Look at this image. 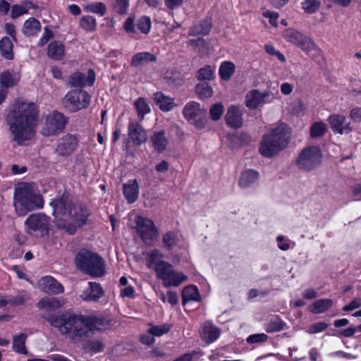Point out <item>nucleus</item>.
Returning a JSON list of instances; mask_svg holds the SVG:
<instances>
[{
	"instance_id": "nucleus-1",
	"label": "nucleus",
	"mask_w": 361,
	"mask_h": 361,
	"mask_svg": "<svg viewBox=\"0 0 361 361\" xmlns=\"http://www.w3.org/2000/svg\"><path fill=\"white\" fill-rule=\"evenodd\" d=\"M38 112L34 103L17 99L11 107L6 122L13 140L18 145H23L32 139L35 133Z\"/></svg>"
},
{
	"instance_id": "nucleus-2",
	"label": "nucleus",
	"mask_w": 361,
	"mask_h": 361,
	"mask_svg": "<svg viewBox=\"0 0 361 361\" xmlns=\"http://www.w3.org/2000/svg\"><path fill=\"white\" fill-rule=\"evenodd\" d=\"M50 205L53 207V215L56 226L73 234L77 228L86 224L90 215L89 211L68 195L52 200Z\"/></svg>"
},
{
	"instance_id": "nucleus-3",
	"label": "nucleus",
	"mask_w": 361,
	"mask_h": 361,
	"mask_svg": "<svg viewBox=\"0 0 361 361\" xmlns=\"http://www.w3.org/2000/svg\"><path fill=\"white\" fill-rule=\"evenodd\" d=\"M46 319L52 327L72 342H79L82 338L87 336L86 315L65 312L58 315L50 314Z\"/></svg>"
},
{
	"instance_id": "nucleus-4",
	"label": "nucleus",
	"mask_w": 361,
	"mask_h": 361,
	"mask_svg": "<svg viewBox=\"0 0 361 361\" xmlns=\"http://www.w3.org/2000/svg\"><path fill=\"white\" fill-rule=\"evenodd\" d=\"M13 205L19 216L43 206L42 197L37 192L34 185L21 183L15 186Z\"/></svg>"
},
{
	"instance_id": "nucleus-5",
	"label": "nucleus",
	"mask_w": 361,
	"mask_h": 361,
	"mask_svg": "<svg viewBox=\"0 0 361 361\" xmlns=\"http://www.w3.org/2000/svg\"><path fill=\"white\" fill-rule=\"evenodd\" d=\"M290 128L281 123L272 129L269 134L263 136L259 147L260 154L268 158L277 155L288 144Z\"/></svg>"
},
{
	"instance_id": "nucleus-6",
	"label": "nucleus",
	"mask_w": 361,
	"mask_h": 361,
	"mask_svg": "<svg viewBox=\"0 0 361 361\" xmlns=\"http://www.w3.org/2000/svg\"><path fill=\"white\" fill-rule=\"evenodd\" d=\"M75 261L79 269L93 277H101L105 274L104 260L96 253L82 249L76 255Z\"/></svg>"
},
{
	"instance_id": "nucleus-7",
	"label": "nucleus",
	"mask_w": 361,
	"mask_h": 361,
	"mask_svg": "<svg viewBox=\"0 0 361 361\" xmlns=\"http://www.w3.org/2000/svg\"><path fill=\"white\" fill-rule=\"evenodd\" d=\"M135 224L136 231L142 242L147 245H153L159 235L158 228L153 221L138 216L136 217Z\"/></svg>"
},
{
	"instance_id": "nucleus-8",
	"label": "nucleus",
	"mask_w": 361,
	"mask_h": 361,
	"mask_svg": "<svg viewBox=\"0 0 361 361\" xmlns=\"http://www.w3.org/2000/svg\"><path fill=\"white\" fill-rule=\"evenodd\" d=\"M90 95L84 90L69 91L63 99L65 109L70 112H75L87 108L90 104Z\"/></svg>"
},
{
	"instance_id": "nucleus-9",
	"label": "nucleus",
	"mask_w": 361,
	"mask_h": 361,
	"mask_svg": "<svg viewBox=\"0 0 361 361\" xmlns=\"http://www.w3.org/2000/svg\"><path fill=\"white\" fill-rule=\"evenodd\" d=\"M183 114L185 119L198 129L204 128L207 124V110L200 107L199 103L191 101L184 107Z\"/></svg>"
},
{
	"instance_id": "nucleus-10",
	"label": "nucleus",
	"mask_w": 361,
	"mask_h": 361,
	"mask_svg": "<svg viewBox=\"0 0 361 361\" xmlns=\"http://www.w3.org/2000/svg\"><path fill=\"white\" fill-rule=\"evenodd\" d=\"M67 123L68 120L63 114L54 111L46 116L41 133L46 137L56 135L64 130Z\"/></svg>"
},
{
	"instance_id": "nucleus-11",
	"label": "nucleus",
	"mask_w": 361,
	"mask_h": 361,
	"mask_svg": "<svg viewBox=\"0 0 361 361\" xmlns=\"http://www.w3.org/2000/svg\"><path fill=\"white\" fill-rule=\"evenodd\" d=\"M30 234L43 236L48 233L49 218L42 213L30 215L25 222Z\"/></svg>"
},
{
	"instance_id": "nucleus-12",
	"label": "nucleus",
	"mask_w": 361,
	"mask_h": 361,
	"mask_svg": "<svg viewBox=\"0 0 361 361\" xmlns=\"http://www.w3.org/2000/svg\"><path fill=\"white\" fill-rule=\"evenodd\" d=\"M78 145V137L76 135L67 133L58 140L55 153L61 157H68L77 150Z\"/></svg>"
},
{
	"instance_id": "nucleus-13",
	"label": "nucleus",
	"mask_w": 361,
	"mask_h": 361,
	"mask_svg": "<svg viewBox=\"0 0 361 361\" xmlns=\"http://www.w3.org/2000/svg\"><path fill=\"white\" fill-rule=\"evenodd\" d=\"M272 99V94L269 92H261L257 90H252L246 94L245 103L248 109L254 110L271 102Z\"/></svg>"
},
{
	"instance_id": "nucleus-14",
	"label": "nucleus",
	"mask_w": 361,
	"mask_h": 361,
	"mask_svg": "<svg viewBox=\"0 0 361 361\" xmlns=\"http://www.w3.org/2000/svg\"><path fill=\"white\" fill-rule=\"evenodd\" d=\"M297 166L302 170H312L316 165V147L308 146L299 154L296 160Z\"/></svg>"
},
{
	"instance_id": "nucleus-15",
	"label": "nucleus",
	"mask_w": 361,
	"mask_h": 361,
	"mask_svg": "<svg viewBox=\"0 0 361 361\" xmlns=\"http://www.w3.org/2000/svg\"><path fill=\"white\" fill-rule=\"evenodd\" d=\"M151 25L150 18L148 16H142L136 20L135 23L132 18H128L126 20L123 27L128 33H134L137 29L143 34H147L151 30Z\"/></svg>"
},
{
	"instance_id": "nucleus-16",
	"label": "nucleus",
	"mask_w": 361,
	"mask_h": 361,
	"mask_svg": "<svg viewBox=\"0 0 361 361\" xmlns=\"http://www.w3.org/2000/svg\"><path fill=\"white\" fill-rule=\"evenodd\" d=\"M243 109L239 106H230L225 115L226 123L233 128H240L243 126Z\"/></svg>"
},
{
	"instance_id": "nucleus-17",
	"label": "nucleus",
	"mask_w": 361,
	"mask_h": 361,
	"mask_svg": "<svg viewBox=\"0 0 361 361\" xmlns=\"http://www.w3.org/2000/svg\"><path fill=\"white\" fill-rule=\"evenodd\" d=\"M39 286L47 293L58 295L64 292L63 286L51 276L42 277L39 281Z\"/></svg>"
},
{
	"instance_id": "nucleus-18",
	"label": "nucleus",
	"mask_w": 361,
	"mask_h": 361,
	"mask_svg": "<svg viewBox=\"0 0 361 361\" xmlns=\"http://www.w3.org/2000/svg\"><path fill=\"white\" fill-rule=\"evenodd\" d=\"M329 121L332 130L339 134L349 133L352 130L350 123L347 122L346 118L340 114L330 116Z\"/></svg>"
},
{
	"instance_id": "nucleus-19",
	"label": "nucleus",
	"mask_w": 361,
	"mask_h": 361,
	"mask_svg": "<svg viewBox=\"0 0 361 361\" xmlns=\"http://www.w3.org/2000/svg\"><path fill=\"white\" fill-rule=\"evenodd\" d=\"M95 80V73L93 70L88 71L87 76L82 73H75L69 78V82L72 87H79L86 85L91 86Z\"/></svg>"
},
{
	"instance_id": "nucleus-20",
	"label": "nucleus",
	"mask_w": 361,
	"mask_h": 361,
	"mask_svg": "<svg viewBox=\"0 0 361 361\" xmlns=\"http://www.w3.org/2000/svg\"><path fill=\"white\" fill-rule=\"evenodd\" d=\"M128 135L133 142L136 145H140L147 140V135L142 127L137 122H130L128 125Z\"/></svg>"
},
{
	"instance_id": "nucleus-21",
	"label": "nucleus",
	"mask_w": 361,
	"mask_h": 361,
	"mask_svg": "<svg viewBox=\"0 0 361 361\" xmlns=\"http://www.w3.org/2000/svg\"><path fill=\"white\" fill-rule=\"evenodd\" d=\"M104 295V290L99 283L89 282L88 287L83 290L80 297L85 301H97Z\"/></svg>"
},
{
	"instance_id": "nucleus-22",
	"label": "nucleus",
	"mask_w": 361,
	"mask_h": 361,
	"mask_svg": "<svg viewBox=\"0 0 361 361\" xmlns=\"http://www.w3.org/2000/svg\"><path fill=\"white\" fill-rule=\"evenodd\" d=\"M66 302V300L63 298L44 297L37 302V306L39 310L54 311L63 307Z\"/></svg>"
},
{
	"instance_id": "nucleus-23",
	"label": "nucleus",
	"mask_w": 361,
	"mask_h": 361,
	"mask_svg": "<svg viewBox=\"0 0 361 361\" xmlns=\"http://www.w3.org/2000/svg\"><path fill=\"white\" fill-rule=\"evenodd\" d=\"M259 177L257 171L253 169L244 170L239 178L238 184L241 188H248L255 184Z\"/></svg>"
},
{
	"instance_id": "nucleus-24",
	"label": "nucleus",
	"mask_w": 361,
	"mask_h": 361,
	"mask_svg": "<svg viewBox=\"0 0 361 361\" xmlns=\"http://www.w3.org/2000/svg\"><path fill=\"white\" fill-rule=\"evenodd\" d=\"M123 195L128 202H135L139 194V185L136 179L129 180L123 187Z\"/></svg>"
},
{
	"instance_id": "nucleus-25",
	"label": "nucleus",
	"mask_w": 361,
	"mask_h": 361,
	"mask_svg": "<svg viewBox=\"0 0 361 361\" xmlns=\"http://www.w3.org/2000/svg\"><path fill=\"white\" fill-rule=\"evenodd\" d=\"M187 280V276L182 272L176 271L173 268L161 280L164 287L178 286Z\"/></svg>"
},
{
	"instance_id": "nucleus-26",
	"label": "nucleus",
	"mask_w": 361,
	"mask_h": 361,
	"mask_svg": "<svg viewBox=\"0 0 361 361\" xmlns=\"http://www.w3.org/2000/svg\"><path fill=\"white\" fill-rule=\"evenodd\" d=\"M87 334L92 330H103L109 326V321L103 317L86 316Z\"/></svg>"
},
{
	"instance_id": "nucleus-27",
	"label": "nucleus",
	"mask_w": 361,
	"mask_h": 361,
	"mask_svg": "<svg viewBox=\"0 0 361 361\" xmlns=\"http://www.w3.org/2000/svg\"><path fill=\"white\" fill-rule=\"evenodd\" d=\"M220 335V330L214 326L211 322H206L201 331V337L207 343H212L216 340Z\"/></svg>"
},
{
	"instance_id": "nucleus-28",
	"label": "nucleus",
	"mask_w": 361,
	"mask_h": 361,
	"mask_svg": "<svg viewBox=\"0 0 361 361\" xmlns=\"http://www.w3.org/2000/svg\"><path fill=\"white\" fill-rule=\"evenodd\" d=\"M212 28V22L209 18L193 24L189 30V35L192 36L206 35Z\"/></svg>"
},
{
	"instance_id": "nucleus-29",
	"label": "nucleus",
	"mask_w": 361,
	"mask_h": 361,
	"mask_svg": "<svg viewBox=\"0 0 361 361\" xmlns=\"http://www.w3.org/2000/svg\"><path fill=\"white\" fill-rule=\"evenodd\" d=\"M64 54L65 48L61 42L53 41L47 47V55L53 60L59 61L63 59Z\"/></svg>"
},
{
	"instance_id": "nucleus-30",
	"label": "nucleus",
	"mask_w": 361,
	"mask_h": 361,
	"mask_svg": "<svg viewBox=\"0 0 361 361\" xmlns=\"http://www.w3.org/2000/svg\"><path fill=\"white\" fill-rule=\"evenodd\" d=\"M154 100L163 111H169L176 106L173 99L166 96L162 92L155 93L154 94Z\"/></svg>"
},
{
	"instance_id": "nucleus-31",
	"label": "nucleus",
	"mask_w": 361,
	"mask_h": 361,
	"mask_svg": "<svg viewBox=\"0 0 361 361\" xmlns=\"http://www.w3.org/2000/svg\"><path fill=\"white\" fill-rule=\"evenodd\" d=\"M20 80L18 73L11 71H5L0 75V83L4 88H8L16 85Z\"/></svg>"
},
{
	"instance_id": "nucleus-32",
	"label": "nucleus",
	"mask_w": 361,
	"mask_h": 361,
	"mask_svg": "<svg viewBox=\"0 0 361 361\" xmlns=\"http://www.w3.org/2000/svg\"><path fill=\"white\" fill-rule=\"evenodd\" d=\"M151 140L154 149L159 153L164 152L169 144V140L164 131L154 132Z\"/></svg>"
},
{
	"instance_id": "nucleus-33",
	"label": "nucleus",
	"mask_w": 361,
	"mask_h": 361,
	"mask_svg": "<svg viewBox=\"0 0 361 361\" xmlns=\"http://www.w3.org/2000/svg\"><path fill=\"white\" fill-rule=\"evenodd\" d=\"M27 336L25 333H20L13 336L12 348L14 352L18 354L27 355V349L25 347V341Z\"/></svg>"
},
{
	"instance_id": "nucleus-34",
	"label": "nucleus",
	"mask_w": 361,
	"mask_h": 361,
	"mask_svg": "<svg viewBox=\"0 0 361 361\" xmlns=\"http://www.w3.org/2000/svg\"><path fill=\"white\" fill-rule=\"evenodd\" d=\"M156 61L157 57L155 55L147 51H142L135 54L132 57L130 64L133 66L137 67L149 62H155Z\"/></svg>"
},
{
	"instance_id": "nucleus-35",
	"label": "nucleus",
	"mask_w": 361,
	"mask_h": 361,
	"mask_svg": "<svg viewBox=\"0 0 361 361\" xmlns=\"http://www.w3.org/2000/svg\"><path fill=\"white\" fill-rule=\"evenodd\" d=\"M163 257L164 255L160 250L157 249L153 250L147 254L146 257L147 267L154 270L158 266L165 262V261L163 260Z\"/></svg>"
},
{
	"instance_id": "nucleus-36",
	"label": "nucleus",
	"mask_w": 361,
	"mask_h": 361,
	"mask_svg": "<svg viewBox=\"0 0 361 361\" xmlns=\"http://www.w3.org/2000/svg\"><path fill=\"white\" fill-rule=\"evenodd\" d=\"M183 304L190 301H199L200 296L198 289L195 286H188L183 288L182 293Z\"/></svg>"
},
{
	"instance_id": "nucleus-37",
	"label": "nucleus",
	"mask_w": 361,
	"mask_h": 361,
	"mask_svg": "<svg viewBox=\"0 0 361 361\" xmlns=\"http://www.w3.org/2000/svg\"><path fill=\"white\" fill-rule=\"evenodd\" d=\"M13 43L8 37H4L0 40V51L1 55L6 59L11 60L13 58Z\"/></svg>"
},
{
	"instance_id": "nucleus-38",
	"label": "nucleus",
	"mask_w": 361,
	"mask_h": 361,
	"mask_svg": "<svg viewBox=\"0 0 361 361\" xmlns=\"http://www.w3.org/2000/svg\"><path fill=\"white\" fill-rule=\"evenodd\" d=\"M134 106L135 107L140 121H142L144 119L145 115L149 114L151 111L149 104L143 97H139L134 102Z\"/></svg>"
},
{
	"instance_id": "nucleus-39",
	"label": "nucleus",
	"mask_w": 361,
	"mask_h": 361,
	"mask_svg": "<svg viewBox=\"0 0 361 361\" xmlns=\"http://www.w3.org/2000/svg\"><path fill=\"white\" fill-rule=\"evenodd\" d=\"M41 30L40 23L34 18L27 20L23 25V32L27 35H35Z\"/></svg>"
},
{
	"instance_id": "nucleus-40",
	"label": "nucleus",
	"mask_w": 361,
	"mask_h": 361,
	"mask_svg": "<svg viewBox=\"0 0 361 361\" xmlns=\"http://www.w3.org/2000/svg\"><path fill=\"white\" fill-rule=\"evenodd\" d=\"M172 328L171 324H162L159 325H150V327L147 330L149 334L154 336L160 337L167 333H169Z\"/></svg>"
},
{
	"instance_id": "nucleus-41",
	"label": "nucleus",
	"mask_w": 361,
	"mask_h": 361,
	"mask_svg": "<svg viewBox=\"0 0 361 361\" xmlns=\"http://www.w3.org/2000/svg\"><path fill=\"white\" fill-rule=\"evenodd\" d=\"M235 66L232 62L225 61L219 67V75L221 79L228 80L233 75Z\"/></svg>"
},
{
	"instance_id": "nucleus-42",
	"label": "nucleus",
	"mask_w": 361,
	"mask_h": 361,
	"mask_svg": "<svg viewBox=\"0 0 361 361\" xmlns=\"http://www.w3.org/2000/svg\"><path fill=\"white\" fill-rule=\"evenodd\" d=\"M178 239L176 233L168 231L162 236L163 247L168 249H173L178 243Z\"/></svg>"
},
{
	"instance_id": "nucleus-43",
	"label": "nucleus",
	"mask_w": 361,
	"mask_h": 361,
	"mask_svg": "<svg viewBox=\"0 0 361 361\" xmlns=\"http://www.w3.org/2000/svg\"><path fill=\"white\" fill-rule=\"evenodd\" d=\"M111 6L119 15H126L130 7V0H112Z\"/></svg>"
},
{
	"instance_id": "nucleus-44",
	"label": "nucleus",
	"mask_w": 361,
	"mask_h": 361,
	"mask_svg": "<svg viewBox=\"0 0 361 361\" xmlns=\"http://www.w3.org/2000/svg\"><path fill=\"white\" fill-rule=\"evenodd\" d=\"M215 77V68L212 66H205L199 69L197 78L199 80H210Z\"/></svg>"
},
{
	"instance_id": "nucleus-45",
	"label": "nucleus",
	"mask_w": 361,
	"mask_h": 361,
	"mask_svg": "<svg viewBox=\"0 0 361 361\" xmlns=\"http://www.w3.org/2000/svg\"><path fill=\"white\" fill-rule=\"evenodd\" d=\"M86 11L103 16L106 13V5L102 2H92L84 6Z\"/></svg>"
},
{
	"instance_id": "nucleus-46",
	"label": "nucleus",
	"mask_w": 361,
	"mask_h": 361,
	"mask_svg": "<svg viewBox=\"0 0 361 361\" xmlns=\"http://www.w3.org/2000/svg\"><path fill=\"white\" fill-rule=\"evenodd\" d=\"M284 324L278 317H274L266 324L265 330L269 333L278 332L283 329Z\"/></svg>"
},
{
	"instance_id": "nucleus-47",
	"label": "nucleus",
	"mask_w": 361,
	"mask_h": 361,
	"mask_svg": "<svg viewBox=\"0 0 361 361\" xmlns=\"http://www.w3.org/2000/svg\"><path fill=\"white\" fill-rule=\"evenodd\" d=\"M196 94L200 99H207L212 96L213 90L206 83H199L195 87Z\"/></svg>"
},
{
	"instance_id": "nucleus-48",
	"label": "nucleus",
	"mask_w": 361,
	"mask_h": 361,
	"mask_svg": "<svg viewBox=\"0 0 361 361\" xmlns=\"http://www.w3.org/2000/svg\"><path fill=\"white\" fill-rule=\"evenodd\" d=\"M80 25L86 31H94L97 27L96 19L91 16H82L80 20Z\"/></svg>"
},
{
	"instance_id": "nucleus-49",
	"label": "nucleus",
	"mask_w": 361,
	"mask_h": 361,
	"mask_svg": "<svg viewBox=\"0 0 361 361\" xmlns=\"http://www.w3.org/2000/svg\"><path fill=\"white\" fill-rule=\"evenodd\" d=\"M224 111V106L221 103L213 104L209 110V116L212 120L218 121L221 117Z\"/></svg>"
},
{
	"instance_id": "nucleus-50",
	"label": "nucleus",
	"mask_w": 361,
	"mask_h": 361,
	"mask_svg": "<svg viewBox=\"0 0 361 361\" xmlns=\"http://www.w3.org/2000/svg\"><path fill=\"white\" fill-rule=\"evenodd\" d=\"M172 269L173 266L169 262L162 263L154 269L157 278L162 280Z\"/></svg>"
},
{
	"instance_id": "nucleus-51",
	"label": "nucleus",
	"mask_w": 361,
	"mask_h": 361,
	"mask_svg": "<svg viewBox=\"0 0 361 361\" xmlns=\"http://www.w3.org/2000/svg\"><path fill=\"white\" fill-rule=\"evenodd\" d=\"M284 38L290 42L298 44L300 40L302 35L293 30H287L283 33Z\"/></svg>"
},
{
	"instance_id": "nucleus-52",
	"label": "nucleus",
	"mask_w": 361,
	"mask_h": 361,
	"mask_svg": "<svg viewBox=\"0 0 361 361\" xmlns=\"http://www.w3.org/2000/svg\"><path fill=\"white\" fill-rule=\"evenodd\" d=\"M104 348L103 343L99 340L89 341L86 344V348L94 353L102 351Z\"/></svg>"
},
{
	"instance_id": "nucleus-53",
	"label": "nucleus",
	"mask_w": 361,
	"mask_h": 361,
	"mask_svg": "<svg viewBox=\"0 0 361 361\" xmlns=\"http://www.w3.org/2000/svg\"><path fill=\"white\" fill-rule=\"evenodd\" d=\"M306 109V105L300 100H297L292 104L291 113L297 116L302 115Z\"/></svg>"
},
{
	"instance_id": "nucleus-54",
	"label": "nucleus",
	"mask_w": 361,
	"mask_h": 361,
	"mask_svg": "<svg viewBox=\"0 0 361 361\" xmlns=\"http://www.w3.org/2000/svg\"><path fill=\"white\" fill-rule=\"evenodd\" d=\"M299 46L306 52H308L314 47V42L307 37L302 36L300 37V40L299 43H298Z\"/></svg>"
},
{
	"instance_id": "nucleus-55",
	"label": "nucleus",
	"mask_w": 361,
	"mask_h": 361,
	"mask_svg": "<svg viewBox=\"0 0 361 361\" xmlns=\"http://www.w3.org/2000/svg\"><path fill=\"white\" fill-rule=\"evenodd\" d=\"M27 9L23 6L13 5L11 12V17L15 19L23 14L27 13Z\"/></svg>"
},
{
	"instance_id": "nucleus-56",
	"label": "nucleus",
	"mask_w": 361,
	"mask_h": 361,
	"mask_svg": "<svg viewBox=\"0 0 361 361\" xmlns=\"http://www.w3.org/2000/svg\"><path fill=\"white\" fill-rule=\"evenodd\" d=\"M268 336L265 334H256L249 336L246 341L248 343H257L264 342L267 340Z\"/></svg>"
},
{
	"instance_id": "nucleus-57",
	"label": "nucleus",
	"mask_w": 361,
	"mask_h": 361,
	"mask_svg": "<svg viewBox=\"0 0 361 361\" xmlns=\"http://www.w3.org/2000/svg\"><path fill=\"white\" fill-rule=\"evenodd\" d=\"M188 44L193 48L197 49L199 51H203L207 47V43L202 38H198L196 39H190Z\"/></svg>"
},
{
	"instance_id": "nucleus-58",
	"label": "nucleus",
	"mask_w": 361,
	"mask_h": 361,
	"mask_svg": "<svg viewBox=\"0 0 361 361\" xmlns=\"http://www.w3.org/2000/svg\"><path fill=\"white\" fill-rule=\"evenodd\" d=\"M333 301L330 299H321L317 300V313L325 312L327 309L331 307Z\"/></svg>"
},
{
	"instance_id": "nucleus-59",
	"label": "nucleus",
	"mask_w": 361,
	"mask_h": 361,
	"mask_svg": "<svg viewBox=\"0 0 361 361\" xmlns=\"http://www.w3.org/2000/svg\"><path fill=\"white\" fill-rule=\"evenodd\" d=\"M302 8L307 13H314L316 11V0H305L302 2Z\"/></svg>"
},
{
	"instance_id": "nucleus-60",
	"label": "nucleus",
	"mask_w": 361,
	"mask_h": 361,
	"mask_svg": "<svg viewBox=\"0 0 361 361\" xmlns=\"http://www.w3.org/2000/svg\"><path fill=\"white\" fill-rule=\"evenodd\" d=\"M11 305L13 306H18L23 305L27 299V294L25 293H19L16 295L9 298Z\"/></svg>"
},
{
	"instance_id": "nucleus-61",
	"label": "nucleus",
	"mask_w": 361,
	"mask_h": 361,
	"mask_svg": "<svg viewBox=\"0 0 361 361\" xmlns=\"http://www.w3.org/2000/svg\"><path fill=\"white\" fill-rule=\"evenodd\" d=\"M276 240L278 243V247L283 251H286L290 249L291 242L290 240L285 239L283 235H279L276 238Z\"/></svg>"
},
{
	"instance_id": "nucleus-62",
	"label": "nucleus",
	"mask_w": 361,
	"mask_h": 361,
	"mask_svg": "<svg viewBox=\"0 0 361 361\" xmlns=\"http://www.w3.org/2000/svg\"><path fill=\"white\" fill-rule=\"evenodd\" d=\"M264 49L269 54L276 56L281 61L283 62L286 61L284 55L279 51H276L272 45L267 44L265 45Z\"/></svg>"
},
{
	"instance_id": "nucleus-63",
	"label": "nucleus",
	"mask_w": 361,
	"mask_h": 361,
	"mask_svg": "<svg viewBox=\"0 0 361 361\" xmlns=\"http://www.w3.org/2000/svg\"><path fill=\"white\" fill-rule=\"evenodd\" d=\"M53 37H54L53 32L49 28L46 27H44V33L39 39V44L41 46H43L45 44H47L50 39L53 38Z\"/></svg>"
},
{
	"instance_id": "nucleus-64",
	"label": "nucleus",
	"mask_w": 361,
	"mask_h": 361,
	"mask_svg": "<svg viewBox=\"0 0 361 361\" xmlns=\"http://www.w3.org/2000/svg\"><path fill=\"white\" fill-rule=\"evenodd\" d=\"M360 306H361V298H355L350 302V304L345 305L343 307V310L344 311H351L356 308L360 307Z\"/></svg>"
}]
</instances>
